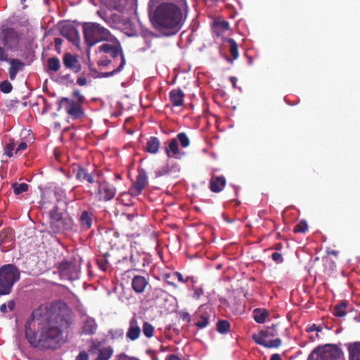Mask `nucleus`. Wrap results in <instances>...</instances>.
I'll use <instances>...</instances> for the list:
<instances>
[{
	"label": "nucleus",
	"mask_w": 360,
	"mask_h": 360,
	"mask_svg": "<svg viewBox=\"0 0 360 360\" xmlns=\"http://www.w3.org/2000/svg\"><path fill=\"white\" fill-rule=\"evenodd\" d=\"M71 321L56 306H40L25 324V337L33 347L55 349L64 342Z\"/></svg>",
	"instance_id": "f257e3e1"
},
{
	"label": "nucleus",
	"mask_w": 360,
	"mask_h": 360,
	"mask_svg": "<svg viewBox=\"0 0 360 360\" xmlns=\"http://www.w3.org/2000/svg\"><path fill=\"white\" fill-rule=\"evenodd\" d=\"M151 16V20L157 30H166L176 34L184 26L188 15V6L172 3H158Z\"/></svg>",
	"instance_id": "f03ea898"
},
{
	"label": "nucleus",
	"mask_w": 360,
	"mask_h": 360,
	"mask_svg": "<svg viewBox=\"0 0 360 360\" xmlns=\"http://www.w3.org/2000/svg\"><path fill=\"white\" fill-rule=\"evenodd\" d=\"M102 53H110V56L113 58H115L120 56L121 63L117 68L114 69L111 72H108L99 73L96 69L91 68V77H109L115 75V74L121 72L123 70L126 64V60L121 46H117L105 43L101 45L98 49H95V54L97 56H98V54H101Z\"/></svg>",
	"instance_id": "7ed1b4c3"
},
{
	"label": "nucleus",
	"mask_w": 360,
	"mask_h": 360,
	"mask_svg": "<svg viewBox=\"0 0 360 360\" xmlns=\"http://www.w3.org/2000/svg\"><path fill=\"white\" fill-rule=\"evenodd\" d=\"M91 184L96 188L95 197L98 200L108 201L114 198L115 188L106 181L102 170L95 169L91 173Z\"/></svg>",
	"instance_id": "20e7f679"
},
{
	"label": "nucleus",
	"mask_w": 360,
	"mask_h": 360,
	"mask_svg": "<svg viewBox=\"0 0 360 360\" xmlns=\"http://www.w3.org/2000/svg\"><path fill=\"white\" fill-rule=\"evenodd\" d=\"M20 278L18 269L13 264H5L0 268V295L11 293L12 288Z\"/></svg>",
	"instance_id": "39448f33"
},
{
	"label": "nucleus",
	"mask_w": 360,
	"mask_h": 360,
	"mask_svg": "<svg viewBox=\"0 0 360 360\" xmlns=\"http://www.w3.org/2000/svg\"><path fill=\"white\" fill-rule=\"evenodd\" d=\"M276 328L277 325L272 324L271 326L261 330L258 333H254L252 338L255 343L266 348H278L282 345V340L280 338L266 340L269 338H274L278 335Z\"/></svg>",
	"instance_id": "423d86ee"
},
{
	"label": "nucleus",
	"mask_w": 360,
	"mask_h": 360,
	"mask_svg": "<svg viewBox=\"0 0 360 360\" xmlns=\"http://www.w3.org/2000/svg\"><path fill=\"white\" fill-rule=\"evenodd\" d=\"M340 356V350L335 345L326 344L314 349L307 360H337Z\"/></svg>",
	"instance_id": "0eeeda50"
},
{
	"label": "nucleus",
	"mask_w": 360,
	"mask_h": 360,
	"mask_svg": "<svg viewBox=\"0 0 360 360\" xmlns=\"http://www.w3.org/2000/svg\"><path fill=\"white\" fill-rule=\"evenodd\" d=\"M58 110L64 108L65 111L75 118H79L83 114L81 107L77 103L68 98H62L58 101Z\"/></svg>",
	"instance_id": "6e6552de"
},
{
	"label": "nucleus",
	"mask_w": 360,
	"mask_h": 360,
	"mask_svg": "<svg viewBox=\"0 0 360 360\" xmlns=\"http://www.w3.org/2000/svg\"><path fill=\"white\" fill-rule=\"evenodd\" d=\"M60 277L65 280H75L78 278L76 265L70 262L63 261L58 265Z\"/></svg>",
	"instance_id": "1a4fd4ad"
},
{
	"label": "nucleus",
	"mask_w": 360,
	"mask_h": 360,
	"mask_svg": "<svg viewBox=\"0 0 360 360\" xmlns=\"http://www.w3.org/2000/svg\"><path fill=\"white\" fill-rule=\"evenodd\" d=\"M147 184L148 179L146 171L144 169H139L135 182L129 189V193L131 196H138L141 193Z\"/></svg>",
	"instance_id": "9d476101"
},
{
	"label": "nucleus",
	"mask_w": 360,
	"mask_h": 360,
	"mask_svg": "<svg viewBox=\"0 0 360 360\" xmlns=\"http://www.w3.org/2000/svg\"><path fill=\"white\" fill-rule=\"evenodd\" d=\"M4 44L10 49L15 48L20 41V34L17 30L12 27H7L1 32Z\"/></svg>",
	"instance_id": "9b49d317"
},
{
	"label": "nucleus",
	"mask_w": 360,
	"mask_h": 360,
	"mask_svg": "<svg viewBox=\"0 0 360 360\" xmlns=\"http://www.w3.org/2000/svg\"><path fill=\"white\" fill-rule=\"evenodd\" d=\"M110 37V33L106 28L91 22V46L100 41H108Z\"/></svg>",
	"instance_id": "f8f14e48"
},
{
	"label": "nucleus",
	"mask_w": 360,
	"mask_h": 360,
	"mask_svg": "<svg viewBox=\"0 0 360 360\" xmlns=\"http://www.w3.org/2000/svg\"><path fill=\"white\" fill-rule=\"evenodd\" d=\"M60 34L70 42L77 47H79L80 38L77 28L72 24H66L61 27Z\"/></svg>",
	"instance_id": "ddd939ff"
},
{
	"label": "nucleus",
	"mask_w": 360,
	"mask_h": 360,
	"mask_svg": "<svg viewBox=\"0 0 360 360\" xmlns=\"http://www.w3.org/2000/svg\"><path fill=\"white\" fill-rule=\"evenodd\" d=\"M103 231H105V234L102 236L104 243H108L110 247H114L119 243L120 235L119 233L114 229H107L106 226H101Z\"/></svg>",
	"instance_id": "4468645a"
},
{
	"label": "nucleus",
	"mask_w": 360,
	"mask_h": 360,
	"mask_svg": "<svg viewBox=\"0 0 360 360\" xmlns=\"http://www.w3.org/2000/svg\"><path fill=\"white\" fill-rule=\"evenodd\" d=\"M8 62L10 64L8 69L9 78L11 80H14L18 72L22 70L25 65L21 60L18 58L8 59Z\"/></svg>",
	"instance_id": "2eb2a0df"
},
{
	"label": "nucleus",
	"mask_w": 360,
	"mask_h": 360,
	"mask_svg": "<svg viewBox=\"0 0 360 360\" xmlns=\"http://www.w3.org/2000/svg\"><path fill=\"white\" fill-rule=\"evenodd\" d=\"M63 64L69 69L72 70L75 72L81 70V65L79 64L77 58L70 53H66L63 56Z\"/></svg>",
	"instance_id": "dca6fc26"
},
{
	"label": "nucleus",
	"mask_w": 360,
	"mask_h": 360,
	"mask_svg": "<svg viewBox=\"0 0 360 360\" xmlns=\"http://www.w3.org/2000/svg\"><path fill=\"white\" fill-rule=\"evenodd\" d=\"M226 179L223 176L213 175L210 180V189L213 193L221 191L226 186Z\"/></svg>",
	"instance_id": "f3484780"
},
{
	"label": "nucleus",
	"mask_w": 360,
	"mask_h": 360,
	"mask_svg": "<svg viewBox=\"0 0 360 360\" xmlns=\"http://www.w3.org/2000/svg\"><path fill=\"white\" fill-rule=\"evenodd\" d=\"M141 330L139 326L136 318H131L129 321V328L127 333V338L132 341L137 340L141 335Z\"/></svg>",
	"instance_id": "a211bd4d"
},
{
	"label": "nucleus",
	"mask_w": 360,
	"mask_h": 360,
	"mask_svg": "<svg viewBox=\"0 0 360 360\" xmlns=\"http://www.w3.org/2000/svg\"><path fill=\"white\" fill-rule=\"evenodd\" d=\"M185 94L180 89H174L170 91L169 98L173 106L180 107L184 105Z\"/></svg>",
	"instance_id": "6ab92c4d"
},
{
	"label": "nucleus",
	"mask_w": 360,
	"mask_h": 360,
	"mask_svg": "<svg viewBox=\"0 0 360 360\" xmlns=\"http://www.w3.org/2000/svg\"><path fill=\"white\" fill-rule=\"evenodd\" d=\"M110 10H115L123 13L125 10L128 0H102Z\"/></svg>",
	"instance_id": "aec40b11"
},
{
	"label": "nucleus",
	"mask_w": 360,
	"mask_h": 360,
	"mask_svg": "<svg viewBox=\"0 0 360 360\" xmlns=\"http://www.w3.org/2000/svg\"><path fill=\"white\" fill-rule=\"evenodd\" d=\"M147 279L142 276H135L131 282L133 290L137 293H142L144 292L147 285Z\"/></svg>",
	"instance_id": "412c9836"
},
{
	"label": "nucleus",
	"mask_w": 360,
	"mask_h": 360,
	"mask_svg": "<svg viewBox=\"0 0 360 360\" xmlns=\"http://www.w3.org/2000/svg\"><path fill=\"white\" fill-rule=\"evenodd\" d=\"M160 147V141L158 138L151 136L147 141L145 151L151 154H156Z\"/></svg>",
	"instance_id": "4be33fe9"
},
{
	"label": "nucleus",
	"mask_w": 360,
	"mask_h": 360,
	"mask_svg": "<svg viewBox=\"0 0 360 360\" xmlns=\"http://www.w3.org/2000/svg\"><path fill=\"white\" fill-rule=\"evenodd\" d=\"M114 349L112 346L99 348L94 360H109L113 355Z\"/></svg>",
	"instance_id": "5701e85b"
},
{
	"label": "nucleus",
	"mask_w": 360,
	"mask_h": 360,
	"mask_svg": "<svg viewBox=\"0 0 360 360\" xmlns=\"http://www.w3.org/2000/svg\"><path fill=\"white\" fill-rule=\"evenodd\" d=\"M347 348L349 360H360V342L350 343Z\"/></svg>",
	"instance_id": "b1692460"
},
{
	"label": "nucleus",
	"mask_w": 360,
	"mask_h": 360,
	"mask_svg": "<svg viewBox=\"0 0 360 360\" xmlns=\"http://www.w3.org/2000/svg\"><path fill=\"white\" fill-rule=\"evenodd\" d=\"M165 153L168 158L176 157L180 153L177 139H172L169 141L168 146L165 147Z\"/></svg>",
	"instance_id": "393cba45"
},
{
	"label": "nucleus",
	"mask_w": 360,
	"mask_h": 360,
	"mask_svg": "<svg viewBox=\"0 0 360 360\" xmlns=\"http://www.w3.org/2000/svg\"><path fill=\"white\" fill-rule=\"evenodd\" d=\"M73 171L76 172V177L78 180L90 182V174L88 172L87 168L81 165H77L73 168Z\"/></svg>",
	"instance_id": "a878e982"
},
{
	"label": "nucleus",
	"mask_w": 360,
	"mask_h": 360,
	"mask_svg": "<svg viewBox=\"0 0 360 360\" xmlns=\"http://www.w3.org/2000/svg\"><path fill=\"white\" fill-rule=\"evenodd\" d=\"M269 314L268 310L265 309L256 308L253 311L254 319L258 323H264Z\"/></svg>",
	"instance_id": "bb28decb"
},
{
	"label": "nucleus",
	"mask_w": 360,
	"mask_h": 360,
	"mask_svg": "<svg viewBox=\"0 0 360 360\" xmlns=\"http://www.w3.org/2000/svg\"><path fill=\"white\" fill-rule=\"evenodd\" d=\"M82 25L83 27L84 40L87 46L86 53L88 59H90V22H84L82 24Z\"/></svg>",
	"instance_id": "cd10ccee"
},
{
	"label": "nucleus",
	"mask_w": 360,
	"mask_h": 360,
	"mask_svg": "<svg viewBox=\"0 0 360 360\" xmlns=\"http://www.w3.org/2000/svg\"><path fill=\"white\" fill-rule=\"evenodd\" d=\"M161 2L172 3L174 4L188 6L187 0H150L148 3L149 10L151 11L152 9H153L154 6H155L158 3Z\"/></svg>",
	"instance_id": "c85d7f7f"
},
{
	"label": "nucleus",
	"mask_w": 360,
	"mask_h": 360,
	"mask_svg": "<svg viewBox=\"0 0 360 360\" xmlns=\"http://www.w3.org/2000/svg\"><path fill=\"white\" fill-rule=\"evenodd\" d=\"M101 253H102L101 256H99L96 259V263L99 267L103 271H106L108 266V262L107 260V257L109 255L108 252H102L101 250H99Z\"/></svg>",
	"instance_id": "c756f323"
},
{
	"label": "nucleus",
	"mask_w": 360,
	"mask_h": 360,
	"mask_svg": "<svg viewBox=\"0 0 360 360\" xmlns=\"http://www.w3.org/2000/svg\"><path fill=\"white\" fill-rule=\"evenodd\" d=\"M48 70L57 72L60 68V60L57 57H51L47 60Z\"/></svg>",
	"instance_id": "7c9ffc66"
},
{
	"label": "nucleus",
	"mask_w": 360,
	"mask_h": 360,
	"mask_svg": "<svg viewBox=\"0 0 360 360\" xmlns=\"http://www.w3.org/2000/svg\"><path fill=\"white\" fill-rule=\"evenodd\" d=\"M347 306V302L343 301L341 303L335 306L333 309V314L337 317H342L346 314L345 309Z\"/></svg>",
	"instance_id": "2f4dec72"
},
{
	"label": "nucleus",
	"mask_w": 360,
	"mask_h": 360,
	"mask_svg": "<svg viewBox=\"0 0 360 360\" xmlns=\"http://www.w3.org/2000/svg\"><path fill=\"white\" fill-rule=\"evenodd\" d=\"M65 226V222L63 218L55 221H51L50 222V228L53 233L61 231Z\"/></svg>",
	"instance_id": "473e14b6"
},
{
	"label": "nucleus",
	"mask_w": 360,
	"mask_h": 360,
	"mask_svg": "<svg viewBox=\"0 0 360 360\" xmlns=\"http://www.w3.org/2000/svg\"><path fill=\"white\" fill-rule=\"evenodd\" d=\"M226 41L229 43L230 46L229 52L231 56L233 57V60L237 59L238 58L239 53L238 44L236 41L232 38L228 39Z\"/></svg>",
	"instance_id": "72a5a7b5"
},
{
	"label": "nucleus",
	"mask_w": 360,
	"mask_h": 360,
	"mask_svg": "<svg viewBox=\"0 0 360 360\" xmlns=\"http://www.w3.org/2000/svg\"><path fill=\"white\" fill-rule=\"evenodd\" d=\"M230 328V323L227 320H220L217 323V330L221 334L229 332Z\"/></svg>",
	"instance_id": "f704fd0d"
},
{
	"label": "nucleus",
	"mask_w": 360,
	"mask_h": 360,
	"mask_svg": "<svg viewBox=\"0 0 360 360\" xmlns=\"http://www.w3.org/2000/svg\"><path fill=\"white\" fill-rule=\"evenodd\" d=\"M141 35L146 44V49H150L152 46L151 39L153 37H158L157 34L152 32L150 30H144L142 32Z\"/></svg>",
	"instance_id": "c9c22d12"
},
{
	"label": "nucleus",
	"mask_w": 360,
	"mask_h": 360,
	"mask_svg": "<svg viewBox=\"0 0 360 360\" xmlns=\"http://www.w3.org/2000/svg\"><path fill=\"white\" fill-rule=\"evenodd\" d=\"M175 139H177V142L180 143L182 148H187L191 143L190 139L185 132L179 133Z\"/></svg>",
	"instance_id": "e433bc0d"
},
{
	"label": "nucleus",
	"mask_w": 360,
	"mask_h": 360,
	"mask_svg": "<svg viewBox=\"0 0 360 360\" xmlns=\"http://www.w3.org/2000/svg\"><path fill=\"white\" fill-rule=\"evenodd\" d=\"M13 192L15 195H20L22 193L26 192L28 190L29 186L26 183H14L12 185Z\"/></svg>",
	"instance_id": "4c0bfd02"
},
{
	"label": "nucleus",
	"mask_w": 360,
	"mask_h": 360,
	"mask_svg": "<svg viewBox=\"0 0 360 360\" xmlns=\"http://www.w3.org/2000/svg\"><path fill=\"white\" fill-rule=\"evenodd\" d=\"M154 330H155V328L152 324H150V323H148L147 321H145L143 323V332L144 335L146 338H152L154 335Z\"/></svg>",
	"instance_id": "58836bf2"
},
{
	"label": "nucleus",
	"mask_w": 360,
	"mask_h": 360,
	"mask_svg": "<svg viewBox=\"0 0 360 360\" xmlns=\"http://www.w3.org/2000/svg\"><path fill=\"white\" fill-rule=\"evenodd\" d=\"M308 229L307 222L302 219L300 220L294 227L293 231L294 233H305Z\"/></svg>",
	"instance_id": "ea45409f"
},
{
	"label": "nucleus",
	"mask_w": 360,
	"mask_h": 360,
	"mask_svg": "<svg viewBox=\"0 0 360 360\" xmlns=\"http://www.w3.org/2000/svg\"><path fill=\"white\" fill-rule=\"evenodd\" d=\"M106 53H102L98 54V56L96 55V63L99 66H108L110 63V60L108 58L107 56H104Z\"/></svg>",
	"instance_id": "a19ab883"
},
{
	"label": "nucleus",
	"mask_w": 360,
	"mask_h": 360,
	"mask_svg": "<svg viewBox=\"0 0 360 360\" xmlns=\"http://www.w3.org/2000/svg\"><path fill=\"white\" fill-rule=\"evenodd\" d=\"M106 53H102L98 54V56L96 55V63L99 66H108L110 63V60L108 58L107 56H104Z\"/></svg>",
	"instance_id": "79ce46f5"
},
{
	"label": "nucleus",
	"mask_w": 360,
	"mask_h": 360,
	"mask_svg": "<svg viewBox=\"0 0 360 360\" xmlns=\"http://www.w3.org/2000/svg\"><path fill=\"white\" fill-rule=\"evenodd\" d=\"M195 324L197 327L203 328L209 324V318L205 315H200L199 320Z\"/></svg>",
	"instance_id": "37998d69"
},
{
	"label": "nucleus",
	"mask_w": 360,
	"mask_h": 360,
	"mask_svg": "<svg viewBox=\"0 0 360 360\" xmlns=\"http://www.w3.org/2000/svg\"><path fill=\"white\" fill-rule=\"evenodd\" d=\"M13 89L12 84L7 80L0 83V90L4 94L10 93Z\"/></svg>",
	"instance_id": "c03bdc74"
},
{
	"label": "nucleus",
	"mask_w": 360,
	"mask_h": 360,
	"mask_svg": "<svg viewBox=\"0 0 360 360\" xmlns=\"http://www.w3.org/2000/svg\"><path fill=\"white\" fill-rule=\"evenodd\" d=\"M214 25L219 29L221 32L227 31L230 28L229 23L225 20L215 22Z\"/></svg>",
	"instance_id": "a18cd8bd"
},
{
	"label": "nucleus",
	"mask_w": 360,
	"mask_h": 360,
	"mask_svg": "<svg viewBox=\"0 0 360 360\" xmlns=\"http://www.w3.org/2000/svg\"><path fill=\"white\" fill-rule=\"evenodd\" d=\"M15 147V144L14 142H11L6 144L4 147V154H6L8 157L11 158L13 155V151Z\"/></svg>",
	"instance_id": "49530a36"
},
{
	"label": "nucleus",
	"mask_w": 360,
	"mask_h": 360,
	"mask_svg": "<svg viewBox=\"0 0 360 360\" xmlns=\"http://www.w3.org/2000/svg\"><path fill=\"white\" fill-rule=\"evenodd\" d=\"M80 220L84 226L85 225L87 228H90V217L88 211H84L82 213Z\"/></svg>",
	"instance_id": "de8ad7c7"
},
{
	"label": "nucleus",
	"mask_w": 360,
	"mask_h": 360,
	"mask_svg": "<svg viewBox=\"0 0 360 360\" xmlns=\"http://www.w3.org/2000/svg\"><path fill=\"white\" fill-rule=\"evenodd\" d=\"M49 215L51 221H55L63 218L61 214L58 212L57 207H55L50 211Z\"/></svg>",
	"instance_id": "09e8293b"
},
{
	"label": "nucleus",
	"mask_w": 360,
	"mask_h": 360,
	"mask_svg": "<svg viewBox=\"0 0 360 360\" xmlns=\"http://www.w3.org/2000/svg\"><path fill=\"white\" fill-rule=\"evenodd\" d=\"M8 53L6 49L3 47L0 46V61L1 62H7L8 61Z\"/></svg>",
	"instance_id": "8fccbe9b"
},
{
	"label": "nucleus",
	"mask_w": 360,
	"mask_h": 360,
	"mask_svg": "<svg viewBox=\"0 0 360 360\" xmlns=\"http://www.w3.org/2000/svg\"><path fill=\"white\" fill-rule=\"evenodd\" d=\"M170 172V167L169 165H165L162 166L157 172V176H164L168 174Z\"/></svg>",
	"instance_id": "3c124183"
},
{
	"label": "nucleus",
	"mask_w": 360,
	"mask_h": 360,
	"mask_svg": "<svg viewBox=\"0 0 360 360\" xmlns=\"http://www.w3.org/2000/svg\"><path fill=\"white\" fill-rule=\"evenodd\" d=\"M110 335L112 339H118L123 336L124 331L122 329L112 330Z\"/></svg>",
	"instance_id": "603ef678"
},
{
	"label": "nucleus",
	"mask_w": 360,
	"mask_h": 360,
	"mask_svg": "<svg viewBox=\"0 0 360 360\" xmlns=\"http://www.w3.org/2000/svg\"><path fill=\"white\" fill-rule=\"evenodd\" d=\"M271 258L277 264H281L283 262V258L282 255L277 252H275L271 255Z\"/></svg>",
	"instance_id": "864d4df0"
},
{
	"label": "nucleus",
	"mask_w": 360,
	"mask_h": 360,
	"mask_svg": "<svg viewBox=\"0 0 360 360\" xmlns=\"http://www.w3.org/2000/svg\"><path fill=\"white\" fill-rule=\"evenodd\" d=\"M72 97L79 103H82L84 99L79 90H75L73 91Z\"/></svg>",
	"instance_id": "5fc2aeb1"
},
{
	"label": "nucleus",
	"mask_w": 360,
	"mask_h": 360,
	"mask_svg": "<svg viewBox=\"0 0 360 360\" xmlns=\"http://www.w3.org/2000/svg\"><path fill=\"white\" fill-rule=\"evenodd\" d=\"M321 330H322V327L321 326H317L315 323L312 324L311 326L306 328V331L307 333H311L313 331L320 332Z\"/></svg>",
	"instance_id": "6e6d98bb"
},
{
	"label": "nucleus",
	"mask_w": 360,
	"mask_h": 360,
	"mask_svg": "<svg viewBox=\"0 0 360 360\" xmlns=\"http://www.w3.org/2000/svg\"><path fill=\"white\" fill-rule=\"evenodd\" d=\"M75 360H89V354L86 352L82 351L79 354Z\"/></svg>",
	"instance_id": "4d7b16f0"
},
{
	"label": "nucleus",
	"mask_w": 360,
	"mask_h": 360,
	"mask_svg": "<svg viewBox=\"0 0 360 360\" xmlns=\"http://www.w3.org/2000/svg\"><path fill=\"white\" fill-rule=\"evenodd\" d=\"M174 275L176 276L178 281L181 283H186L190 278L189 277H187L186 279H184L183 275L179 271H175Z\"/></svg>",
	"instance_id": "13d9d810"
},
{
	"label": "nucleus",
	"mask_w": 360,
	"mask_h": 360,
	"mask_svg": "<svg viewBox=\"0 0 360 360\" xmlns=\"http://www.w3.org/2000/svg\"><path fill=\"white\" fill-rule=\"evenodd\" d=\"M27 147V144L26 142L22 141L16 148L15 153H18L19 152H21L22 150H25Z\"/></svg>",
	"instance_id": "bf43d9fd"
},
{
	"label": "nucleus",
	"mask_w": 360,
	"mask_h": 360,
	"mask_svg": "<svg viewBox=\"0 0 360 360\" xmlns=\"http://www.w3.org/2000/svg\"><path fill=\"white\" fill-rule=\"evenodd\" d=\"M77 83L80 86H84V85L86 84L87 80L85 77H80L77 78Z\"/></svg>",
	"instance_id": "052dcab7"
},
{
	"label": "nucleus",
	"mask_w": 360,
	"mask_h": 360,
	"mask_svg": "<svg viewBox=\"0 0 360 360\" xmlns=\"http://www.w3.org/2000/svg\"><path fill=\"white\" fill-rule=\"evenodd\" d=\"M181 318L183 321H186V322H190L191 321V316L188 313H183L181 316Z\"/></svg>",
	"instance_id": "680f3d73"
},
{
	"label": "nucleus",
	"mask_w": 360,
	"mask_h": 360,
	"mask_svg": "<svg viewBox=\"0 0 360 360\" xmlns=\"http://www.w3.org/2000/svg\"><path fill=\"white\" fill-rule=\"evenodd\" d=\"M7 307L9 309V311H13L14 309H15V302H14V301L13 300L8 301Z\"/></svg>",
	"instance_id": "e2e57ef3"
},
{
	"label": "nucleus",
	"mask_w": 360,
	"mask_h": 360,
	"mask_svg": "<svg viewBox=\"0 0 360 360\" xmlns=\"http://www.w3.org/2000/svg\"><path fill=\"white\" fill-rule=\"evenodd\" d=\"M165 360H181V359L175 354H169L167 356Z\"/></svg>",
	"instance_id": "0e129e2a"
},
{
	"label": "nucleus",
	"mask_w": 360,
	"mask_h": 360,
	"mask_svg": "<svg viewBox=\"0 0 360 360\" xmlns=\"http://www.w3.org/2000/svg\"><path fill=\"white\" fill-rule=\"evenodd\" d=\"M63 40L60 38H56L54 39L55 46L61 47Z\"/></svg>",
	"instance_id": "69168bd1"
},
{
	"label": "nucleus",
	"mask_w": 360,
	"mask_h": 360,
	"mask_svg": "<svg viewBox=\"0 0 360 360\" xmlns=\"http://www.w3.org/2000/svg\"><path fill=\"white\" fill-rule=\"evenodd\" d=\"M283 248V244L281 243H276L271 249H274L276 250H281Z\"/></svg>",
	"instance_id": "338daca9"
},
{
	"label": "nucleus",
	"mask_w": 360,
	"mask_h": 360,
	"mask_svg": "<svg viewBox=\"0 0 360 360\" xmlns=\"http://www.w3.org/2000/svg\"><path fill=\"white\" fill-rule=\"evenodd\" d=\"M270 360H282V358L281 357L280 354H274L271 355Z\"/></svg>",
	"instance_id": "774afa93"
}]
</instances>
